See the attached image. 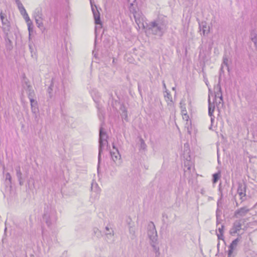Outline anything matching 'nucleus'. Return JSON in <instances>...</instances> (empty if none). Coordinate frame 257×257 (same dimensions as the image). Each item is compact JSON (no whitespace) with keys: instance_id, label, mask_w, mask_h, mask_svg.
Here are the masks:
<instances>
[{"instance_id":"f257e3e1","label":"nucleus","mask_w":257,"mask_h":257,"mask_svg":"<svg viewBox=\"0 0 257 257\" xmlns=\"http://www.w3.org/2000/svg\"><path fill=\"white\" fill-rule=\"evenodd\" d=\"M43 220L48 227L52 228L55 225L57 220L56 212L48 205H45L43 215Z\"/></svg>"},{"instance_id":"f03ea898","label":"nucleus","mask_w":257,"mask_h":257,"mask_svg":"<svg viewBox=\"0 0 257 257\" xmlns=\"http://www.w3.org/2000/svg\"><path fill=\"white\" fill-rule=\"evenodd\" d=\"M147 234L150 239V243L154 250L156 252H158L159 247L157 245L158 244V235L155 226L153 222H150L148 224Z\"/></svg>"},{"instance_id":"7ed1b4c3","label":"nucleus","mask_w":257,"mask_h":257,"mask_svg":"<svg viewBox=\"0 0 257 257\" xmlns=\"http://www.w3.org/2000/svg\"><path fill=\"white\" fill-rule=\"evenodd\" d=\"M99 146H98V164H99L100 159H101V155L102 153L103 147L106 145L108 147V143L107 141V139L108 138V135L104 131L103 128L102 127V123L101 124L100 127L99 128ZM98 170L99 169V165H98Z\"/></svg>"},{"instance_id":"20e7f679","label":"nucleus","mask_w":257,"mask_h":257,"mask_svg":"<svg viewBox=\"0 0 257 257\" xmlns=\"http://www.w3.org/2000/svg\"><path fill=\"white\" fill-rule=\"evenodd\" d=\"M166 25L160 20L152 22L149 25V29L151 30L152 33L160 36H162Z\"/></svg>"},{"instance_id":"39448f33","label":"nucleus","mask_w":257,"mask_h":257,"mask_svg":"<svg viewBox=\"0 0 257 257\" xmlns=\"http://www.w3.org/2000/svg\"><path fill=\"white\" fill-rule=\"evenodd\" d=\"M90 2L91 4V10L93 15V17L94 19L95 24L96 25H99L98 26L95 27V31H96L97 29L102 28V23L100 20V13L97 10V6L95 5H93L92 0H90Z\"/></svg>"},{"instance_id":"423d86ee","label":"nucleus","mask_w":257,"mask_h":257,"mask_svg":"<svg viewBox=\"0 0 257 257\" xmlns=\"http://www.w3.org/2000/svg\"><path fill=\"white\" fill-rule=\"evenodd\" d=\"M0 18L2 23V29L5 34L8 33L11 28L9 21L7 19L6 15L1 11L0 13Z\"/></svg>"},{"instance_id":"0eeeda50","label":"nucleus","mask_w":257,"mask_h":257,"mask_svg":"<svg viewBox=\"0 0 257 257\" xmlns=\"http://www.w3.org/2000/svg\"><path fill=\"white\" fill-rule=\"evenodd\" d=\"M241 220H235L229 230V234L233 236L241 229L242 223Z\"/></svg>"},{"instance_id":"6e6552de","label":"nucleus","mask_w":257,"mask_h":257,"mask_svg":"<svg viewBox=\"0 0 257 257\" xmlns=\"http://www.w3.org/2000/svg\"><path fill=\"white\" fill-rule=\"evenodd\" d=\"M110 154L112 160L116 164V165L119 166L121 163V155L118 150L116 149V152H110Z\"/></svg>"},{"instance_id":"1a4fd4ad","label":"nucleus","mask_w":257,"mask_h":257,"mask_svg":"<svg viewBox=\"0 0 257 257\" xmlns=\"http://www.w3.org/2000/svg\"><path fill=\"white\" fill-rule=\"evenodd\" d=\"M246 187L244 183H239L238 184L237 192L242 201L245 199Z\"/></svg>"},{"instance_id":"9d476101","label":"nucleus","mask_w":257,"mask_h":257,"mask_svg":"<svg viewBox=\"0 0 257 257\" xmlns=\"http://www.w3.org/2000/svg\"><path fill=\"white\" fill-rule=\"evenodd\" d=\"M166 93L164 94V97L167 103L169 109H173L174 107V103L172 99V97L170 92L168 90L165 91Z\"/></svg>"},{"instance_id":"9b49d317","label":"nucleus","mask_w":257,"mask_h":257,"mask_svg":"<svg viewBox=\"0 0 257 257\" xmlns=\"http://www.w3.org/2000/svg\"><path fill=\"white\" fill-rule=\"evenodd\" d=\"M249 210L246 206L241 207L235 211L234 216L236 218L244 216Z\"/></svg>"},{"instance_id":"f8f14e48","label":"nucleus","mask_w":257,"mask_h":257,"mask_svg":"<svg viewBox=\"0 0 257 257\" xmlns=\"http://www.w3.org/2000/svg\"><path fill=\"white\" fill-rule=\"evenodd\" d=\"M25 84L27 87L26 90L28 95V98L30 100H31V98L34 99V97L35 96V94L32 86L28 82L26 81H25Z\"/></svg>"},{"instance_id":"ddd939ff","label":"nucleus","mask_w":257,"mask_h":257,"mask_svg":"<svg viewBox=\"0 0 257 257\" xmlns=\"http://www.w3.org/2000/svg\"><path fill=\"white\" fill-rule=\"evenodd\" d=\"M199 29L204 36L209 33V27L207 26V23L205 22H202L199 23ZM201 34L202 35V33Z\"/></svg>"},{"instance_id":"4468645a","label":"nucleus","mask_w":257,"mask_h":257,"mask_svg":"<svg viewBox=\"0 0 257 257\" xmlns=\"http://www.w3.org/2000/svg\"><path fill=\"white\" fill-rule=\"evenodd\" d=\"M215 109V106L213 104H211L210 102V98L208 99V114L211 117V123L214 120V116L213 115V113L214 112Z\"/></svg>"},{"instance_id":"2eb2a0df","label":"nucleus","mask_w":257,"mask_h":257,"mask_svg":"<svg viewBox=\"0 0 257 257\" xmlns=\"http://www.w3.org/2000/svg\"><path fill=\"white\" fill-rule=\"evenodd\" d=\"M31 103V107L32 112L36 114V113L39 111L38 102L37 100L34 99H31L30 100Z\"/></svg>"},{"instance_id":"dca6fc26","label":"nucleus","mask_w":257,"mask_h":257,"mask_svg":"<svg viewBox=\"0 0 257 257\" xmlns=\"http://www.w3.org/2000/svg\"><path fill=\"white\" fill-rule=\"evenodd\" d=\"M54 89V83L53 81V79L52 78L51 81V83L48 87L47 92L49 94V98L51 99L53 96V90Z\"/></svg>"},{"instance_id":"f3484780","label":"nucleus","mask_w":257,"mask_h":257,"mask_svg":"<svg viewBox=\"0 0 257 257\" xmlns=\"http://www.w3.org/2000/svg\"><path fill=\"white\" fill-rule=\"evenodd\" d=\"M217 89H218V91L215 92V97H218L220 99V101L219 102V104L221 103V101L222 102H223V97L222 95V91L221 86L219 83L217 84L216 86Z\"/></svg>"},{"instance_id":"a211bd4d","label":"nucleus","mask_w":257,"mask_h":257,"mask_svg":"<svg viewBox=\"0 0 257 257\" xmlns=\"http://www.w3.org/2000/svg\"><path fill=\"white\" fill-rule=\"evenodd\" d=\"M5 39L6 41V48L8 50H11L13 49L12 41L8 38V33L5 34Z\"/></svg>"},{"instance_id":"6ab92c4d","label":"nucleus","mask_w":257,"mask_h":257,"mask_svg":"<svg viewBox=\"0 0 257 257\" xmlns=\"http://www.w3.org/2000/svg\"><path fill=\"white\" fill-rule=\"evenodd\" d=\"M224 225L223 224L221 225V227H219L218 230L219 233H217L216 232V235L218 239L224 240Z\"/></svg>"},{"instance_id":"aec40b11","label":"nucleus","mask_w":257,"mask_h":257,"mask_svg":"<svg viewBox=\"0 0 257 257\" xmlns=\"http://www.w3.org/2000/svg\"><path fill=\"white\" fill-rule=\"evenodd\" d=\"M98 109V116L99 118V119L103 121L102 123H103L104 119V111L98 106H97Z\"/></svg>"},{"instance_id":"412c9836","label":"nucleus","mask_w":257,"mask_h":257,"mask_svg":"<svg viewBox=\"0 0 257 257\" xmlns=\"http://www.w3.org/2000/svg\"><path fill=\"white\" fill-rule=\"evenodd\" d=\"M36 23L37 25V27L40 28L42 31H44L45 30V28H44L43 23L42 22V20L40 19H36L35 20Z\"/></svg>"},{"instance_id":"4be33fe9","label":"nucleus","mask_w":257,"mask_h":257,"mask_svg":"<svg viewBox=\"0 0 257 257\" xmlns=\"http://www.w3.org/2000/svg\"><path fill=\"white\" fill-rule=\"evenodd\" d=\"M221 177V173L220 171H218V172L214 174L213 175V179H212V182L213 183H216L219 179Z\"/></svg>"},{"instance_id":"5701e85b","label":"nucleus","mask_w":257,"mask_h":257,"mask_svg":"<svg viewBox=\"0 0 257 257\" xmlns=\"http://www.w3.org/2000/svg\"><path fill=\"white\" fill-rule=\"evenodd\" d=\"M42 16H43V14H42L41 10H36L35 13H34L35 19H40L43 20Z\"/></svg>"},{"instance_id":"b1692460","label":"nucleus","mask_w":257,"mask_h":257,"mask_svg":"<svg viewBox=\"0 0 257 257\" xmlns=\"http://www.w3.org/2000/svg\"><path fill=\"white\" fill-rule=\"evenodd\" d=\"M93 234L96 235L98 238H100L102 236L101 231L96 227L93 228Z\"/></svg>"},{"instance_id":"393cba45","label":"nucleus","mask_w":257,"mask_h":257,"mask_svg":"<svg viewBox=\"0 0 257 257\" xmlns=\"http://www.w3.org/2000/svg\"><path fill=\"white\" fill-rule=\"evenodd\" d=\"M16 176L18 178L21 179V178H23L22 173L21 172V168H20V166H18L16 168Z\"/></svg>"},{"instance_id":"a878e982","label":"nucleus","mask_w":257,"mask_h":257,"mask_svg":"<svg viewBox=\"0 0 257 257\" xmlns=\"http://www.w3.org/2000/svg\"><path fill=\"white\" fill-rule=\"evenodd\" d=\"M238 241H239V239L238 238L235 239L231 242V243H230V244L229 245V246L232 247L234 249L236 247V246H237V244Z\"/></svg>"},{"instance_id":"bb28decb","label":"nucleus","mask_w":257,"mask_h":257,"mask_svg":"<svg viewBox=\"0 0 257 257\" xmlns=\"http://www.w3.org/2000/svg\"><path fill=\"white\" fill-rule=\"evenodd\" d=\"M228 59L226 55H224L223 57V63L222 65L224 64L227 67V69H229V66H228Z\"/></svg>"},{"instance_id":"cd10ccee","label":"nucleus","mask_w":257,"mask_h":257,"mask_svg":"<svg viewBox=\"0 0 257 257\" xmlns=\"http://www.w3.org/2000/svg\"><path fill=\"white\" fill-rule=\"evenodd\" d=\"M117 172V169L113 166L112 169L110 170V175L112 177L114 176Z\"/></svg>"},{"instance_id":"c85d7f7f","label":"nucleus","mask_w":257,"mask_h":257,"mask_svg":"<svg viewBox=\"0 0 257 257\" xmlns=\"http://www.w3.org/2000/svg\"><path fill=\"white\" fill-rule=\"evenodd\" d=\"M181 109H182V113L183 115L185 116L184 118H186L187 120V118L189 117V116L187 114V111L186 110L185 107H183L182 106H181Z\"/></svg>"},{"instance_id":"c756f323","label":"nucleus","mask_w":257,"mask_h":257,"mask_svg":"<svg viewBox=\"0 0 257 257\" xmlns=\"http://www.w3.org/2000/svg\"><path fill=\"white\" fill-rule=\"evenodd\" d=\"M16 3L17 5L18 8L19 10L24 8L23 4L20 0H15Z\"/></svg>"},{"instance_id":"7c9ffc66","label":"nucleus","mask_w":257,"mask_h":257,"mask_svg":"<svg viewBox=\"0 0 257 257\" xmlns=\"http://www.w3.org/2000/svg\"><path fill=\"white\" fill-rule=\"evenodd\" d=\"M134 16L135 19V21L137 24H139V23H141L140 19L139 17V15L137 14L136 13L134 14Z\"/></svg>"},{"instance_id":"2f4dec72","label":"nucleus","mask_w":257,"mask_h":257,"mask_svg":"<svg viewBox=\"0 0 257 257\" xmlns=\"http://www.w3.org/2000/svg\"><path fill=\"white\" fill-rule=\"evenodd\" d=\"M6 180H8L9 181V184H11L12 183V177L10 173H7L6 174Z\"/></svg>"},{"instance_id":"473e14b6","label":"nucleus","mask_w":257,"mask_h":257,"mask_svg":"<svg viewBox=\"0 0 257 257\" xmlns=\"http://www.w3.org/2000/svg\"><path fill=\"white\" fill-rule=\"evenodd\" d=\"M23 17L24 19L25 20L27 24H28V23L31 24V22H32L31 21L28 14H27L26 15H24Z\"/></svg>"},{"instance_id":"72a5a7b5","label":"nucleus","mask_w":257,"mask_h":257,"mask_svg":"<svg viewBox=\"0 0 257 257\" xmlns=\"http://www.w3.org/2000/svg\"><path fill=\"white\" fill-rule=\"evenodd\" d=\"M202 72H203V78H204V81L205 83V84L208 85V79L206 77V73L205 72H204L203 71V68L202 69Z\"/></svg>"},{"instance_id":"f704fd0d","label":"nucleus","mask_w":257,"mask_h":257,"mask_svg":"<svg viewBox=\"0 0 257 257\" xmlns=\"http://www.w3.org/2000/svg\"><path fill=\"white\" fill-rule=\"evenodd\" d=\"M234 248L232 247L229 246V249L228 251V256L227 257H232V254L233 253Z\"/></svg>"},{"instance_id":"c9c22d12","label":"nucleus","mask_w":257,"mask_h":257,"mask_svg":"<svg viewBox=\"0 0 257 257\" xmlns=\"http://www.w3.org/2000/svg\"><path fill=\"white\" fill-rule=\"evenodd\" d=\"M27 25H28V31H29V34H30V33L31 32H32V31H33V27H32L33 26V23L31 22V24L28 23Z\"/></svg>"},{"instance_id":"e433bc0d","label":"nucleus","mask_w":257,"mask_h":257,"mask_svg":"<svg viewBox=\"0 0 257 257\" xmlns=\"http://www.w3.org/2000/svg\"><path fill=\"white\" fill-rule=\"evenodd\" d=\"M141 148L144 150L146 148V145L143 139L141 140Z\"/></svg>"},{"instance_id":"4c0bfd02","label":"nucleus","mask_w":257,"mask_h":257,"mask_svg":"<svg viewBox=\"0 0 257 257\" xmlns=\"http://www.w3.org/2000/svg\"><path fill=\"white\" fill-rule=\"evenodd\" d=\"M20 11V12L21 13V14L24 16V15H26L27 14L25 8H22V9H21Z\"/></svg>"},{"instance_id":"58836bf2","label":"nucleus","mask_w":257,"mask_h":257,"mask_svg":"<svg viewBox=\"0 0 257 257\" xmlns=\"http://www.w3.org/2000/svg\"><path fill=\"white\" fill-rule=\"evenodd\" d=\"M252 42L254 43V45L257 50V38H250Z\"/></svg>"},{"instance_id":"ea45409f","label":"nucleus","mask_w":257,"mask_h":257,"mask_svg":"<svg viewBox=\"0 0 257 257\" xmlns=\"http://www.w3.org/2000/svg\"><path fill=\"white\" fill-rule=\"evenodd\" d=\"M216 225H219V224L221 222V219H219V215L218 214L217 212H216Z\"/></svg>"},{"instance_id":"a19ab883","label":"nucleus","mask_w":257,"mask_h":257,"mask_svg":"<svg viewBox=\"0 0 257 257\" xmlns=\"http://www.w3.org/2000/svg\"><path fill=\"white\" fill-rule=\"evenodd\" d=\"M18 179L19 180L20 185L22 186L24 184V179L23 178H21V179H20V178H18Z\"/></svg>"},{"instance_id":"79ce46f5","label":"nucleus","mask_w":257,"mask_h":257,"mask_svg":"<svg viewBox=\"0 0 257 257\" xmlns=\"http://www.w3.org/2000/svg\"><path fill=\"white\" fill-rule=\"evenodd\" d=\"M257 38V34L255 32H252L250 34V38Z\"/></svg>"},{"instance_id":"37998d69","label":"nucleus","mask_w":257,"mask_h":257,"mask_svg":"<svg viewBox=\"0 0 257 257\" xmlns=\"http://www.w3.org/2000/svg\"><path fill=\"white\" fill-rule=\"evenodd\" d=\"M105 229L107 231V232H106V235H108V234L111 235V232L110 231V230H109L110 229L108 226L105 227Z\"/></svg>"},{"instance_id":"c03bdc74","label":"nucleus","mask_w":257,"mask_h":257,"mask_svg":"<svg viewBox=\"0 0 257 257\" xmlns=\"http://www.w3.org/2000/svg\"><path fill=\"white\" fill-rule=\"evenodd\" d=\"M130 232V233L132 234L133 235L135 234V231L133 228V227L130 226L129 228Z\"/></svg>"},{"instance_id":"a18cd8bd","label":"nucleus","mask_w":257,"mask_h":257,"mask_svg":"<svg viewBox=\"0 0 257 257\" xmlns=\"http://www.w3.org/2000/svg\"><path fill=\"white\" fill-rule=\"evenodd\" d=\"M29 49L30 50V52H31V53L32 54V56H33V50H34L33 48V46L32 45L30 44L29 45Z\"/></svg>"},{"instance_id":"49530a36","label":"nucleus","mask_w":257,"mask_h":257,"mask_svg":"<svg viewBox=\"0 0 257 257\" xmlns=\"http://www.w3.org/2000/svg\"><path fill=\"white\" fill-rule=\"evenodd\" d=\"M163 88L165 89V91H166V90H167V89L166 88V84H165V83L164 81H163Z\"/></svg>"},{"instance_id":"de8ad7c7","label":"nucleus","mask_w":257,"mask_h":257,"mask_svg":"<svg viewBox=\"0 0 257 257\" xmlns=\"http://www.w3.org/2000/svg\"><path fill=\"white\" fill-rule=\"evenodd\" d=\"M28 174H29L28 171V170L26 171L25 174V175L26 177H27L28 176Z\"/></svg>"},{"instance_id":"09e8293b","label":"nucleus","mask_w":257,"mask_h":257,"mask_svg":"<svg viewBox=\"0 0 257 257\" xmlns=\"http://www.w3.org/2000/svg\"><path fill=\"white\" fill-rule=\"evenodd\" d=\"M112 148L113 149H115L116 150V149H117V148H116V147H115V146L114 143H112Z\"/></svg>"},{"instance_id":"8fccbe9b","label":"nucleus","mask_w":257,"mask_h":257,"mask_svg":"<svg viewBox=\"0 0 257 257\" xmlns=\"http://www.w3.org/2000/svg\"><path fill=\"white\" fill-rule=\"evenodd\" d=\"M163 217H166V218H168L167 215L166 214H165V213L163 214Z\"/></svg>"},{"instance_id":"3c124183","label":"nucleus","mask_w":257,"mask_h":257,"mask_svg":"<svg viewBox=\"0 0 257 257\" xmlns=\"http://www.w3.org/2000/svg\"><path fill=\"white\" fill-rule=\"evenodd\" d=\"M124 112H125V118L127 117V114H126V110L124 109V110L123 111Z\"/></svg>"},{"instance_id":"603ef678","label":"nucleus","mask_w":257,"mask_h":257,"mask_svg":"<svg viewBox=\"0 0 257 257\" xmlns=\"http://www.w3.org/2000/svg\"><path fill=\"white\" fill-rule=\"evenodd\" d=\"M191 165H188V166L187 167V169L188 170H190L191 169Z\"/></svg>"},{"instance_id":"864d4df0","label":"nucleus","mask_w":257,"mask_h":257,"mask_svg":"<svg viewBox=\"0 0 257 257\" xmlns=\"http://www.w3.org/2000/svg\"><path fill=\"white\" fill-rule=\"evenodd\" d=\"M220 71L223 72V65H221V67L220 68Z\"/></svg>"},{"instance_id":"5fc2aeb1","label":"nucleus","mask_w":257,"mask_h":257,"mask_svg":"<svg viewBox=\"0 0 257 257\" xmlns=\"http://www.w3.org/2000/svg\"><path fill=\"white\" fill-rule=\"evenodd\" d=\"M219 243H218V244H217V247L218 248L219 247Z\"/></svg>"},{"instance_id":"6e6d98bb","label":"nucleus","mask_w":257,"mask_h":257,"mask_svg":"<svg viewBox=\"0 0 257 257\" xmlns=\"http://www.w3.org/2000/svg\"><path fill=\"white\" fill-rule=\"evenodd\" d=\"M6 230H7V228L6 227V228H5V231H6Z\"/></svg>"},{"instance_id":"4d7b16f0","label":"nucleus","mask_w":257,"mask_h":257,"mask_svg":"<svg viewBox=\"0 0 257 257\" xmlns=\"http://www.w3.org/2000/svg\"><path fill=\"white\" fill-rule=\"evenodd\" d=\"M128 2H131V1H130V0H128Z\"/></svg>"},{"instance_id":"13d9d810","label":"nucleus","mask_w":257,"mask_h":257,"mask_svg":"<svg viewBox=\"0 0 257 257\" xmlns=\"http://www.w3.org/2000/svg\"><path fill=\"white\" fill-rule=\"evenodd\" d=\"M136 0H134L133 2H135Z\"/></svg>"}]
</instances>
